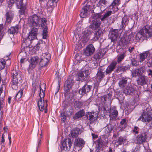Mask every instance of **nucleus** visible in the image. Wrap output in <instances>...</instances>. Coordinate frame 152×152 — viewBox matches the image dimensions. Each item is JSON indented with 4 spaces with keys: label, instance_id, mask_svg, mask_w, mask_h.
<instances>
[{
    "label": "nucleus",
    "instance_id": "obj_56",
    "mask_svg": "<svg viewBox=\"0 0 152 152\" xmlns=\"http://www.w3.org/2000/svg\"><path fill=\"white\" fill-rule=\"evenodd\" d=\"M139 128L136 126H135L134 128V129L133 130V132L136 134H138L139 133V131L137 130H139Z\"/></svg>",
    "mask_w": 152,
    "mask_h": 152
},
{
    "label": "nucleus",
    "instance_id": "obj_29",
    "mask_svg": "<svg viewBox=\"0 0 152 152\" xmlns=\"http://www.w3.org/2000/svg\"><path fill=\"white\" fill-rule=\"evenodd\" d=\"M118 36V30L117 29L113 30L110 32V37L112 42H114Z\"/></svg>",
    "mask_w": 152,
    "mask_h": 152
},
{
    "label": "nucleus",
    "instance_id": "obj_24",
    "mask_svg": "<svg viewBox=\"0 0 152 152\" xmlns=\"http://www.w3.org/2000/svg\"><path fill=\"white\" fill-rule=\"evenodd\" d=\"M147 81V77L145 75H142L137 80V83L138 85L143 86L146 84Z\"/></svg>",
    "mask_w": 152,
    "mask_h": 152
},
{
    "label": "nucleus",
    "instance_id": "obj_39",
    "mask_svg": "<svg viewBox=\"0 0 152 152\" xmlns=\"http://www.w3.org/2000/svg\"><path fill=\"white\" fill-rule=\"evenodd\" d=\"M96 148L99 150L102 146L103 142L101 139H99L96 141Z\"/></svg>",
    "mask_w": 152,
    "mask_h": 152
},
{
    "label": "nucleus",
    "instance_id": "obj_53",
    "mask_svg": "<svg viewBox=\"0 0 152 152\" xmlns=\"http://www.w3.org/2000/svg\"><path fill=\"white\" fill-rule=\"evenodd\" d=\"M41 25L45 26L46 23L47 22L46 19L45 18H42L41 19Z\"/></svg>",
    "mask_w": 152,
    "mask_h": 152
},
{
    "label": "nucleus",
    "instance_id": "obj_6",
    "mask_svg": "<svg viewBox=\"0 0 152 152\" xmlns=\"http://www.w3.org/2000/svg\"><path fill=\"white\" fill-rule=\"evenodd\" d=\"M12 78L11 80V86L13 89L16 90L18 88V81L21 80V78L20 75L18 74L15 70H13L12 72Z\"/></svg>",
    "mask_w": 152,
    "mask_h": 152
},
{
    "label": "nucleus",
    "instance_id": "obj_22",
    "mask_svg": "<svg viewBox=\"0 0 152 152\" xmlns=\"http://www.w3.org/2000/svg\"><path fill=\"white\" fill-rule=\"evenodd\" d=\"M86 116L91 123H94L97 118L96 114L94 112H88Z\"/></svg>",
    "mask_w": 152,
    "mask_h": 152
},
{
    "label": "nucleus",
    "instance_id": "obj_9",
    "mask_svg": "<svg viewBox=\"0 0 152 152\" xmlns=\"http://www.w3.org/2000/svg\"><path fill=\"white\" fill-rule=\"evenodd\" d=\"M51 57V54L48 53H42L41 56L39 63L41 66L43 67L47 65Z\"/></svg>",
    "mask_w": 152,
    "mask_h": 152
},
{
    "label": "nucleus",
    "instance_id": "obj_57",
    "mask_svg": "<svg viewBox=\"0 0 152 152\" xmlns=\"http://www.w3.org/2000/svg\"><path fill=\"white\" fill-rule=\"evenodd\" d=\"M126 118H124L121 119L120 122V124L121 125H124L126 124Z\"/></svg>",
    "mask_w": 152,
    "mask_h": 152
},
{
    "label": "nucleus",
    "instance_id": "obj_32",
    "mask_svg": "<svg viewBox=\"0 0 152 152\" xmlns=\"http://www.w3.org/2000/svg\"><path fill=\"white\" fill-rule=\"evenodd\" d=\"M149 52L146 51L143 52L142 53L139 54V57L140 60V62H142L145 60L146 58L149 53Z\"/></svg>",
    "mask_w": 152,
    "mask_h": 152
},
{
    "label": "nucleus",
    "instance_id": "obj_62",
    "mask_svg": "<svg viewBox=\"0 0 152 152\" xmlns=\"http://www.w3.org/2000/svg\"><path fill=\"white\" fill-rule=\"evenodd\" d=\"M147 72L148 73V75L151 76L152 77V70L151 69H149L148 70Z\"/></svg>",
    "mask_w": 152,
    "mask_h": 152
},
{
    "label": "nucleus",
    "instance_id": "obj_46",
    "mask_svg": "<svg viewBox=\"0 0 152 152\" xmlns=\"http://www.w3.org/2000/svg\"><path fill=\"white\" fill-rule=\"evenodd\" d=\"M59 0H50L49 1L50 5L52 7H55L57 6V2Z\"/></svg>",
    "mask_w": 152,
    "mask_h": 152
},
{
    "label": "nucleus",
    "instance_id": "obj_11",
    "mask_svg": "<svg viewBox=\"0 0 152 152\" xmlns=\"http://www.w3.org/2000/svg\"><path fill=\"white\" fill-rule=\"evenodd\" d=\"M83 51V54L85 56H89L93 54L95 51V48L93 44H90L84 49Z\"/></svg>",
    "mask_w": 152,
    "mask_h": 152
},
{
    "label": "nucleus",
    "instance_id": "obj_54",
    "mask_svg": "<svg viewBox=\"0 0 152 152\" xmlns=\"http://www.w3.org/2000/svg\"><path fill=\"white\" fill-rule=\"evenodd\" d=\"M42 138V137H40L39 138V139L38 140V144L37 145L36 147V152H38V148L40 147L41 144V139Z\"/></svg>",
    "mask_w": 152,
    "mask_h": 152
},
{
    "label": "nucleus",
    "instance_id": "obj_25",
    "mask_svg": "<svg viewBox=\"0 0 152 152\" xmlns=\"http://www.w3.org/2000/svg\"><path fill=\"white\" fill-rule=\"evenodd\" d=\"M38 57L37 56L33 57L31 58V63L29 67V69H32L36 67V64L38 63Z\"/></svg>",
    "mask_w": 152,
    "mask_h": 152
},
{
    "label": "nucleus",
    "instance_id": "obj_59",
    "mask_svg": "<svg viewBox=\"0 0 152 152\" xmlns=\"http://www.w3.org/2000/svg\"><path fill=\"white\" fill-rule=\"evenodd\" d=\"M132 64L133 66H136L137 65V62L134 59L132 60Z\"/></svg>",
    "mask_w": 152,
    "mask_h": 152
},
{
    "label": "nucleus",
    "instance_id": "obj_23",
    "mask_svg": "<svg viewBox=\"0 0 152 152\" xmlns=\"http://www.w3.org/2000/svg\"><path fill=\"white\" fill-rule=\"evenodd\" d=\"M85 143V141L83 139L77 138L75 140L74 145L75 146L80 148L83 147Z\"/></svg>",
    "mask_w": 152,
    "mask_h": 152
},
{
    "label": "nucleus",
    "instance_id": "obj_20",
    "mask_svg": "<svg viewBox=\"0 0 152 152\" xmlns=\"http://www.w3.org/2000/svg\"><path fill=\"white\" fill-rule=\"evenodd\" d=\"M21 28V26L18 24L15 26H12L8 30V32L10 34H14L18 33L19 30Z\"/></svg>",
    "mask_w": 152,
    "mask_h": 152
},
{
    "label": "nucleus",
    "instance_id": "obj_47",
    "mask_svg": "<svg viewBox=\"0 0 152 152\" xmlns=\"http://www.w3.org/2000/svg\"><path fill=\"white\" fill-rule=\"evenodd\" d=\"M103 99V102L105 103L107 101H109L110 100V96L109 94H107L104 95L102 98V100Z\"/></svg>",
    "mask_w": 152,
    "mask_h": 152
},
{
    "label": "nucleus",
    "instance_id": "obj_8",
    "mask_svg": "<svg viewBox=\"0 0 152 152\" xmlns=\"http://www.w3.org/2000/svg\"><path fill=\"white\" fill-rule=\"evenodd\" d=\"M72 142L69 138L65 139L62 141L61 148L62 150L67 151H69L72 145Z\"/></svg>",
    "mask_w": 152,
    "mask_h": 152
},
{
    "label": "nucleus",
    "instance_id": "obj_35",
    "mask_svg": "<svg viewBox=\"0 0 152 152\" xmlns=\"http://www.w3.org/2000/svg\"><path fill=\"white\" fill-rule=\"evenodd\" d=\"M84 111L83 110L79 111L74 115L73 117V119L75 120L82 117L84 116Z\"/></svg>",
    "mask_w": 152,
    "mask_h": 152
},
{
    "label": "nucleus",
    "instance_id": "obj_43",
    "mask_svg": "<svg viewBox=\"0 0 152 152\" xmlns=\"http://www.w3.org/2000/svg\"><path fill=\"white\" fill-rule=\"evenodd\" d=\"M107 3V1L106 0H99L96 5L98 7H101L102 6V4L104 5H106Z\"/></svg>",
    "mask_w": 152,
    "mask_h": 152
},
{
    "label": "nucleus",
    "instance_id": "obj_42",
    "mask_svg": "<svg viewBox=\"0 0 152 152\" xmlns=\"http://www.w3.org/2000/svg\"><path fill=\"white\" fill-rule=\"evenodd\" d=\"M23 90L22 89L20 90L16 94L14 98V99H15L17 97L18 99L21 98L23 94Z\"/></svg>",
    "mask_w": 152,
    "mask_h": 152
},
{
    "label": "nucleus",
    "instance_id": "obj_14",
    "mask_svg": "<svg viewBox=\"0 0 152 152\" xmlns=\"http://www.w3.org/2000/svg\"><path fill=\"white\" fill-rule=\"evenodd\" d=\"M38 31V29L37 28H33L28 35V39L31 41L37 39Z\"/></svg>",
    "mask_w": 152,
    "mask_h": 152
},
{
    "label": "nucleus",
    "instance_id": "obj_15",
    "mask_svg": "<svg viewBox=\"0 0 152 152\" xmlns=\"http://www.w3.org/2000/svg\"><path fill=\"white\" fill-rule=\"evenodd\" d=\"M30 20L32 25L34 26H37L40 24V19L39 17L35 14L30 17L29 19Z\"/></svg>",
    "mask_w": 152,
    "mask_h": 152
},
{
    "label": "nucleus",
    "instance_id": "obj_19",
    "mask_svg": "<svg viewBox=\"0 0 152 152\" xmlns=\"http://www.w3.org/2000/svg\"><path fill=\"white\" fill-rule=\"evenodd\" d=\"M91 87V86L87 84H85L79 90V94L82 95H84L87 92L90 91Z\"/></svg>",
    "mask_w": 152,
    "mask_h": 152
},
{
    "label": "nucleus",
    "instance_id": "obj_7",
    "mask_svg": "<svg viewBox=\"0 0 152 152\" xmlns=\"http://www.w3.org/2000/svg\"><path fill=\"white\" fill-rule=\"evenodd\" d=\"M140 31L144 38H149L152 37V28L149 25H147L143 26L140 29Z\"/></svg>",
    "mask_w": 152,
    "mask_h": 152
},
{
    "label": "nucleus",
    "instance_id": "obj_51",
    "mask_svg": "<svg viewBox=\"0 0 152 152\" xmlns=\"http://www.w3.org/2000/svg\"><path fill=\"white\" fill-rule=\"evenodd\" d=\"M67 115L68 117L70 116L73 113V108L70 107L69 110V111L67 112Z\"/></svg>",
    "mask_w": 152,
    "mask_h": 152
},
{
    "label": "nucleus",
    "instance_id": "obj_36",
    "mask_svg": "<svg viewBox=\"0 0 152 152\" xmlns=\"http://www.w3.org/2000/svg\"><path fill=\"white\" fill-rule=\"evenodd\" d=\"M19 55L21 56H23V57H22V58H21L20 62L21 63H24V60L25 58H24V57H26V56L27 55L26 54V52L23 49H21V51L19 53Z\"/></svg>",
    "mask_w": 152,
    "mask_h": 152
},
{
    "label": "nucleus",
    "instance_id": "obj_55",
    "mask_svg": "<svg viewBox=\"0 0 152 152\" xmlns=\"http://www.w3.org/2000/svg\"><path fill=\"white\" fill-rule=\"evenodd\" d=\"M147 65L148 67H152V58L149 59L147 62Z\"/></svg>",
    "mask_w": 152,
    "mask_h": 152
},
{
    "label": "nucleus",
    "instance_id": "obj_5",
    "mask_svg": "<svg viewBox=\"0 0 152 152\" xmlns=\"http://www.w3.org/2000/svg\"><path fill=\"white\" fill-rule=\"evenodd\" d=\"M152 119V110L150 107H147L144 110L141 115L137 121H141L143 122H149Z\"/></svg>",
    "mask_w": 152,
    "mask_h": 152
},
{
    "label": "nucleus",
    "instance_id": "obj_50",
    "mask_svg": "<svg viewBox=\"0 0 152 152\" xmlns=\"http://www.w3.org/2000/svg\"><path fill=\"white\" fill-rule=\"evenodd\" d=\"M130 66H122L120 67L119 69L121 71L124 72L129 69Z\"/></svg>",
    "mask_w": 152,
    "mask_h": 152
},
{
    "label": "nucleus",
    "instance_id": "obj_61",
    "mask_svg": "<svg viewBox=\"0 0 152 152\" xmlns=\"http://www.w3.org/2000/svg\"><path fill=\"white\" fill-rule=\"evenodd\" d=\"M5 140L4 139V134H2V137H1V144H4V143Z\"/></svg>",
    "mask_w": 152,
    "mask_h": 152
},
{
    "label": "nucleus",
    "instance_id": "obj_49",
    "mask_svg": "<svg viewBox=\"0 0 152 152\" xmlns=\"http://www.w3.org/2000/svg\"><path fill=\"white\" fill-rule=\"evenodd\" d=\"M142 37H143L142 34L140 30L139 32L137 33L136 36V39L138 40H140L141 39Z\"/></svg>",
    "mask_w": 152,
    "mask_h": 152
},
{
    "label": "nucleus",
    "instance_id": "obj_38",
    "mask_svg": "<svg viewBox=\"0 0 152 152\" xmlns=\"http://www.w3.org/2000/svg\"><path fill=\"white\" fill-rule=\"evenodd\" d=\"M83 35L82 36V38L83 41L85 42H87L89 40V38L88 37L89 36V33L88 31L86 30L84 31L83 33Z\"/></svg>",
    "mask_w": 152,
    "mask_h": 152
},
{
    "label": "nucleus",
    "instance_id": "obj_2",
    "mask_svg": "<svg viewBox=\"0 0 152 152\" xmlns=\"http://www.w3.org/2000/svg\"><path fill=\"white\" fill-rule=\"evenodd\" d=\"M117 52L120 53L117 56V62L116 61L112 62L107 67L105 72L106 74H110L114 70L116 67L117 62L120 63L124 59L126 56V51L123 49L117 50Z\"/></svg>",
    "mask_w": 152,
    "mask_h": 152
},
{
    "label": "nucleus",
    "instance_id": "obj_63",
    "mask_svg": "<svg viewBox=\"0 0 152 152\" xmlns=\"http://www.w3.org/2000/svg\"><path fill=\"white\" fill-rule=\"evenodd\" d=\"M48 27L45 26L44 28L43 31V33H48Z\"/></svg>",
    "mask_w": 152,
    "mask_h": 152
},
{
    "label": "nucleus",
    "instance_id": "obj_40",
    "mask_svg": "<svg viewBox=\"0 0 152 152\" xmlns=\"http://www.w3.org/2000/svg\"><path fill=\"white\" fill-rule=\"evenodd\" d=\"M83 104L82 102L78 101H76L74 103V107L75 109H79Z\"/></svg>",
    "mask_w": 152,
    "mask_h": 152
},
{
    "label": "nucleus",
    "instance_id": "obj_13",
    "mask_svg": "<svg viewBox=\"0 0 152 152\" xmlns=\"http://www.w3.org/2000/svg\"><path fill=\"white\" fill-rule=\"evenodd\" d=\"M90 7V4L88 2L86 5L82 9L80 15L81 18H83L87 17L88 14V12L89 11V10Z\"/></svg>",
    "mask_w": 152,
    "mask_h": 152
},
{
    "label": "nucleus",
    "instance_id": "obj_10",
    "mask_svg": "<svg viewBox=\"0 0 152 152\" xmlns=\"http://www.w3.org/2000/svg\"><path fill=\"white\" fill-rule=\"evenodd\" d=\"M147 133L146 132H141L136 137L137 143L141 144L145 142L148 138Z\"/></svg>",
    "mask_w": 152,
    "mask_h": 152
},
{
    "label": "nucleus",
    "instance_id": "obj_3",
    "mask_svg": "<svg viewBox=\"0 0 152 152\" xmlns=\"http://www.w3.org/2000/svg\"><path fill=\"white\" fill-rule=\"evenodd\" d=\"M40 92L39 94L40 99L37 102L39 109L41 111H43L44 109L45 102L44 97L45 94L46 85L45 83L40 84L39 86Z\"/></svg>",
    "mask_w": 152,
    "mask_h": 152
},
{
    "label": "nucleus",
    "instance_id": "obj_28",
    "mask_svg": "<svg viewBox=\"0 0 152 152\" xmlns=\"http://www.w3.org/2000/svg\"><path fill=\"white\" fill-rule=\"evenodd\" d=\"M129 78L126 77H123L119 80L118 84L119 86L121 88H124L127 83Z\"/></svg>",
    "mask_w": 152,
    "mask_h": 152
},
{
    "label": "nucleus",
    "instance_id": "obj_41",
    "mask_svg": "<svg viewBox=\"0 0 152 152\" xmlns=\"http://www.w3.org/2000/svg\"><path fill=\"white\" fill-rule=\"evenodd\" d=\"M125 140V139L123 137L120 136L118 138L117 141L115 142V143H117L118 145H121L123 143Z\"/></svg>",
    "mask_w": 152,
    "mask_h": 152
},
{
    "label": "nucleus",
    "instance_id": "obj_64",
    "mask_svg": "<svg viewBox=\"0 0 152 152\" xmlns=\"http://www.w3.org/2000/svg\"><path fill=\"white\" fill-rule=\"evenodd\" d=\"M48 34V33H43V37L42 38L43 39H46Z\"/></svg>",
    "mask_w": 152,
    "mask_h": 152
},
{
    "label": "nucleus",
    "instance_id": "obj_16",
    "mask_svg": "<svg viewBox=\"0 0 152 152\" xmlns=\"http://www.w3.org/2000/svg\"><path fill=\"white\" fill-rule=\"evenodd\" d=\"M78 80L83 81L86 77H87L90 74L89 71H79L78 72Z\"/></svg>",
    "mask_w": 152,
    "mask_h": 152
},
{
    "label": "nucleus",
    "instance_id": "obj_27",
    "mask_svg": "<svg viewBox=\"0 0 152 152\" xmlns=\"http://www.w3.org/2000/svg\"><path fill=\"white\" fill-rule=\"evenodd\" d=\"M135 89L133 87L127 86L123 90V92L126 95H133Z\"/></svg>",
    "mask_w": 152,
    "mask_h": 152
},
{
    "label": "nucleus",
    "instance_id": "obj_45",
    "mask_svg": "<svg viewBox=\"0 0 152 152\" xmlns=\"http://www.w3.org/2000/svg\"><path fill=\"white\" fill-rule=\"evenodd\" d=\"M118 115V112L117 110L115 109L112 110L111 111V113L110 115V116L111 115L113 116V117L115 118L117 117Z\"/></svg>",
    "mask_w": 152,
    "mask_h": 152
},
{
    "label": "nucleus",
    "instance_id": "obj_48",
    "mask_svg": "<svg viewBox=\"0 0 152 152\" xmlns=\"http://www.w3.org/2000/svg\"><path fill=\"white\" fill-rule=\"evenodd\" d=\"M121 0H113L111 6L113 7L115 6L119 5L120 4V1Z\"/></svg>",
    "mask_w": 152,
    "mask_h": 152
},
{
    "label": "nucleus",
    "instance_id": "obj_1",
    "mask_svg": "<svg viewBox=\"0 0 152 152\" xmlns=\"http://www.w3.org/2000/svg\"><path fill=\"white\" fill-rule=\"evenodd\" d=\"M112 11L108 10L103 16L99 13L96 15L94 19L92 20V23L89 26V28L93 30H95L100 28L102 24L101 21H104L108 17L112 15Z\"/></svg>",
    "mask_w": 152,
    "mask_h": 152
},
{
    "label": "nucleus",
    "instance_id": "obj_44",
    "mask_svg": "<svg viewBox=\"0 0 152 152\" xmlns=\"http://www.w3.org/2000/svg\"><path fill=\"white\" fill-rule=\"evenodd\" d=\"M67 116V115H66L65 114V111L61 113V121L64 123L66 120Z\"/></svg>",
    "mask_w": 152,
    "mask_h": 152
},
{
    "label": "nucleus",
    "instance_id": "obj_12",
    "mask_svg": "<svg viewBox=\"0 0 152 152\" xmlns=\"http://www.w3.org/2000/svg\"><path fill=\"white\" fill-rule=\"evenodd\" d=\"M104 69L102 68V66L99 67L97 74L95 76V79L97 82H100L105 77Z\"/></svg>",
    "mask_w": 152,
    "mask_h": 152
},
{
    "label": "nucleus",
    "instance_id": "obj_52",
    "mask_svg": "<svg viewBox=\"0 0 152 152\" xmlns=\"http://www.w3.org/2000/svg\"><path fill=\"white\" fill-rule=\"evenodd\" d=\"M37 88V86L35 83H32V87L31 89L32 93L33 94H34L35 93V91Z\"/></svg>",
    "mask_w": 152,
    "mask_h": 152
},
{
    "label": "nucleus",
    "instance_id": "obj_60",
    "mask_svg": "<svg viewBox=\"0 0 152 152\" xmlns=\"http://www.w3.org/2000/svg\"><path fill=\"white\" fill-rule=\"evenodd\" d=\"M60 87V85L59 83H58V85L57 86V88L56 89V92L55 94H56L59 91Z\"/></svg>",
    "mask_w": 152,
    "mask_h": 152
},
{
    "label": "nucleus",
    "instance_id": "obj_34",
    "mask_svg": "<svg viewBox=\"0 0 152 152\" xmlns=\"http://www.w3.org/2000/svg\"><path fill=\"white\" fill-rule=\"evenodd\" d=\"M136 71L137 76H142L146 72L145 67L144 66H142L138 68Z\"/></svg>",
    "mask_w": 152,
    "mask_h": 152
},
{
    "label": "nucleus",
    "instance_id": "obj_33",
    "mask_svg": "<svg viewBox=\"0 0 152 152\" xmlns=\"http://www.w3.org/2000/svg\"><path fill=\"white\" fill-rule=\"evenodd\" d=\"M80 131V129L78 128H76L72 130L70 132V134L73 138L77 137Z\"/></svg>",
    "mask_w": 152,
    "mask_h": 152
},
{
    "label": "nucleus",
    "instance_id": "obj_21",
    "mask_svg": "<svg viewBox=\"0 0 152 152\" xmlns=\"http://www.w3.org/2000/svg\"><path fill=\"white\" fill-rule=\"evenodd\" d=\"M10 55L6 56L4 58H1L0 59V70H2L5 67L6 64V60L7 61H9L10 62V64H11V61L9 59Z\"/></svg>",
    "mask_w": 152,
    "mask_h": 152
},
{
    "label": "nucleus",
    "instance_id": "obj_26",
    "mask_svg": "<svg viewBox=\"0 0 152 152\" xmlns=\"http://www.w3.org/2000/svg\"><path fill=\"white\" fill-rule=\"evenodd\" d=\"M72 85V82L71 80H67L65 83L64 92L65 93L69 92L71 88Z\"/></svg>",
    "mask_w": 152,
    "mask_h": 152
},
{
    "label": "nucleus",
    "instance_id": "obj_30",
    "mask_svg": "<svg viewBox=\"0 0 152 152\" xmlns=\"http://www.w3.org/2000/svg\"><path fill=\"white\" fill-rule=\"evenodd\" d=\"M103 34L102 29L99 28L98 30L96 31L94 33V39L95 41L97 40L102 36Z\"/></svg>",
    "mask_w": 152,
    "mask_h": 152
},
{
    "label": "nucleus",
    "instance_id": "obj_58",
    "mask_svg": "<svg viewBox=\"0 0 152 152\" xmlns=\"http://www.w3.org/2000/svg\"><path fill=\"white\" fill-rule=\"evenodd\" d=\"M134 37V34L132 33L130 34L128 36H127V37H128L129 39L130 40V42L132 39H133Z\"/></svg>",
    "mask_w": 152,
    "mask_h": 152
},
{
    "label": "nucleus",
    "instance_id": "obj_17",
    "mask_svg": "<svg viewBox=\"0 0 152 152\" xmlns=\"http://www.w3.org/2000/svg\"><path fill=\"white\" fill-rule=\"evenodd\" d=\"M105 53L103 49H100L97 52L94 56V59L95 61V62H98L99 59L102 58L104 55Z\"/></svg>",
    "mask_w": 152,
    "mask_h": 152
},
{
    "label": "nucleus",
    "instance_id": "obj_18",
    "mask_svg": "<svg viewBox=\"0 0 152 152\" xmlns=\"http://www.w3.org/2000/svg\"><path fill=\"white\" fill-rule=\"evenodd\" d=\"M14 14L13 12L11 11H7L5 14V23L9 24L12 22L14 17Z\"/></svg>",
    "mask_w": 152,
    "mask_h": 152
},
{
    "label": "nucleus",
    "instance_id": "obj_31",
    "mask_svg": "<svg viewBox=\"0 0 152 152\" xmlns=\"http://www.w3.org/2000/svg\"><path fill=\"white\" fill-rule=\"evenodd\" d=\"M129 21V18L127 16H125L122 18L121 21V24L120 26V27L119 30H121L124 28H125V26L127 25L128 22Z\"/></svg>",
    "mask_w": 152,
    "mask_h": 152
},
{
    "label": "nucleus",
    "instance_id": "obj_4",
    "mask_svg": "<svg viewBox=\"0 0 152 152\" xmlns=\"http://www.w3.org/2000/svg\"><path fill=\"white\" fill-rule=\"evenodd\" d=\"M23 0H10L7 2L8 7L11 9L14 4L15 2L17 7L18 9H20L19 13L20 15H24L25 10L26 9V6L23 4Z\"/></svg>",
    "mask_w": 152,
    "mask_h": 152
},
{
    "label": "nucleus",
    "instance_id": "obj_37",
    "mask_svg": "<svg viewBox=\"0 0 152 152\" xmlns=\"http://www.w3.org/2000/svg\"><path fill=\"white\" fill-rule=\"evenodd\" d=\"M121 41L123 45L128 44L130 42V40L127 36L122 37L121 39Z\"/></svg>",
    "mask_w": 152,
    "mask_h": 152
}]
</instances>
